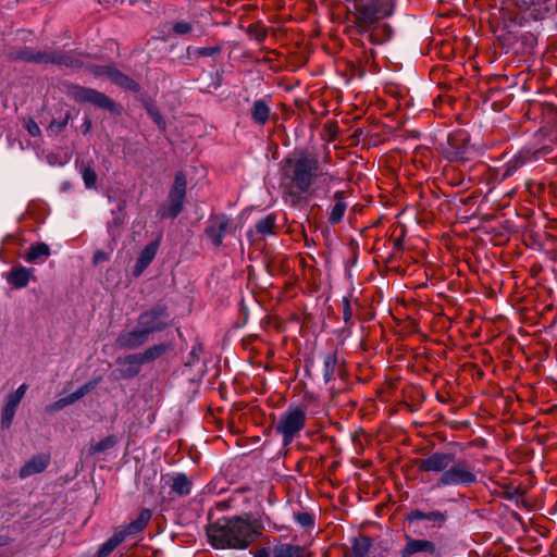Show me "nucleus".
Returning <instances> with one entry per match:
<instances>
[{"label": "nucleus", "instance_id": "obj_26", "mask_svg": "<svg viewBox=\"0 0 557 557\" xmlns=\"http://www.w3.org/2000/svg\"><path fill=\"white\" fill-rule=\"evenodd\" d=\"M372 546V540L369 536L360 535L355 537L351 544V554L354 557H366Z\"/></svg>", "mask_w": 557, "mask_h": 557}, {"label": "nucleus", "instance_id": "obj_10", "mask_svg": "<svg viewBox=\"0 0 557 557\" xmlns=\"http://www.w3.org/2000/svg\"><path fill=\"white\" fill-rule=\"evenodd\" d=\"M168 319V308L163 305H157L141 312L137 318V324L150 335L165 330L169 326Z\"/></svg>", "mask_w": 557, "mask_h": 557}, {"label": "nucleus", "instance_id": "obj_54", "mask_svg": "<svg viewBox=\"0 0 557 557\" xmlns=\"http://www.w3.org/2000/svg\"><path fill=\"white\" fill-rule=\"evenodd\" d=\"M548 111H549V113H553L554 115H556V111H555V108L553 106L548 107Z\"/></svg>", "mask_w": 557, "mask_h": 557}, {"label": "nucleus", "instance_id": "obj_50", "mask_svg": "<svg viewBox=\"0 0 557 557\" xmlns=\"http://www.w3.org/2000/svg\"><path fill=\"white\" fill-rule=\"evenodd\" d=\"M65 406L72 405L75 401H77L76 397L74 396V393L67 395L66 397H63Z\"/></svg>", "mask_w": 557, "mask_h": 557}, {"label": "nucleus", "instance_id": "obj_32", "mask_svg": "<svg viewBox=\"0 0 557 557\" xmlns=\"http://www.w3.org/2000/svg\"><path fill=\"white\" fill-rule=\"evenodd\" d=\"M116 443H117L116 436L109 435L97 443H91L90 447H89V453L91 455L104 453V451L113 448L116 445Z\"/></svg>", "mask_w": 557, "mask_h": 557}, {"label": "nucleus", "instance_id": "obj_15", "mask_svg": "<svg viewBox=\"0 0 557 557\" xmlns=\"http://www.w3.org/2000/svg\"><path fill=\"white\" fill-rule=\"evenodd\" d=\"M171 494L177 497L188 496L191 493L193 481L185 473H173L165 476Z\"/></svg>", "mask_w": 557, "mask_h": 557}, {"label": "nucleus", "instance_id": "obj_46", "mask_svg": "<svg viewBox=\"0 0 557 557\" xmlns=\"http://www.w3.org/2000/svg\"><path fill=\"white\" fill-rule=\"evenodd\" d=\"M20 403L21 400L11 393L7 398V403L4 406L17 409Z\"/></svg>", "mask_w": 557, "mask_h": 557}, {"label": "nucleus", "instance_id": "obj_2", "mask_svg": "<svg viewBox=\"0 0 557 557\" xmlns=\"http://www.w3.org/2000/svg\"><path fill=\"white\" fill-rule=\"evenodd\" d=\"M413 462L420 472L441 473L437 487L471 486L478 482L475 467L465 459L456 460L453 453L434 451Z\"/></svg>", "mask_w": 557, "mask_h": 557}, {"label": "nucleus", "instance_id": "obj_52", "mask_svg": "<svg viewBox=\"0 0 557 557\" xmlns=\"http://www.w3.org/2000/svg\"><path fill=\"white\" fill-rule=\"evenodd\" d=\"M409 134H410L409 136L411 137V139H416L421 136V134L418 131H411Z\"/></svg>", "mask_w": 557, "mask_h": 557}, {"label": "nucleus", "instance_id": "obj_25", "mask_svg": "<svg viewBox=\"0 0 557 557\" xmlns=\"http://www.w3.org/2000/svg\"><path fill=\"white\" fill-rule=\"evenodd\" d=\"M50 256V248L45 243H37L32 245L24 256V259L29 263H37L46 260Z\"/></svg>", "mask_w": 557, "mask_h": 557}, {"label": "nucleus", "instance_id": "obj_36", "mask_svg": "<svg viewBox=\"0 0 557 557\" xmlns=\"http://www.w3.org/2000/svg\"><path fill=\"white\" fill-rule=\"evenodd\" d=\"M294 519L302 528H312L314 525V516L310 512H296Z\"/></svg>", "mask_w": 557, "mask_h": 557}, {"label": "nucleus", "instance_id": "obj_38", "mask_svg": "<svg viewBox=\"0 0 557 557\" xmlns=\"http://www.w3.org/2000/svg\"><path fill=\"white\" fill-rule=\"evenodd\" d=\"M524 490H522L521 487L519 486H506V488L504 490V498L508 499V500H515V499H518L519 497H522L524 495Z\"/></svg>", "mask_w": 557, "mask_h": 557}, {"label": "nucleus", "instance_id": "obj_39", "mask_svg": "<svg viewBox=\"0 0 557 557\" xmlns=\"http://www.w3.org/2000/svg\"><path fill=\"white\" fill-rule=\"evenodd\" d=\"M98 384V381H89L85 384H83L82 386H79L75 392H74V396L76 397V399H81L83 398L84 396H86L88 393H90L92 389L96 388Z\"/></svg>", "mask_w": 557, "mask_h": 557}, {"label": "nucleus", "instance_id": "obj_12", "mask_svg": "<svg viewBox=\"0 0 557 557\" xmlns=\"http://www.w3.org/2000/svg\"><path fill=\"white\" fill-rule=\"evenodd\" d=\"M437 151L446 159L455 161L469 160L470 147L467 141H438Z\"/></svg>", "mask_w": 557, "mask_h": 557}, {"label": "nucleus", "instance_id": "obj_44", "mask_svg": "<svg viewBox=\"0 0 557 557\" xmlns=\"http://www.w3.org/2000/svg\"><path fill=\"white\" fill-rule=\"evenodd\" d=\"M25 127L28 132V134L32 136V137H38L40 136V128L38 126V124L33 121V120H28L26 123H25Z\"/></svg>", "mask_w": 557, "mask_h": 557}, {"label": "nucleus", "instance_id": "obj_40", "mask_svg": "<svg viewBox=\"0 0 557 557\" xmlns=\"http://www.w3.org/2000/svg\"><path fill=\"white\" fill-rule=\"evenodd\" d=\"M203 352V347L201 344H195L190 350V354H189V360L187 362L188 366H193L195 364L196 362L199 361L200 359V356L202 355Z\"/></svg>", "mask_w": 557, "mask_h": 557}, {"label": "nucleus", "instance_id": "obj_5", "mask_svg": "<svg viewBox=\"0 0 557 557\" xmlns=\"http://www.w3.org/2000/svg\"><path fill=\"white\" fill-rule=\"evenodd\" d=\"M307 421L306 409L299 406H289L278 418L274 430L282 436L285 447L289 446L293 441L305 429Z\"/></svg>", "mask_w": 557, "mask_h": 557}, {"label": "nucleus", "instance_id": "obj_45", "mask_svg": "<svg viewBox=\"0 0 557 557\" xmlns=\"http://www.w3.org/2000/svg\"><path fill=\"white\" fill-rule=\"evenodd\" d=\"M111 65H96L91 69L95 76H108Z\"/></svg>", "mask_w": 557, "mask_h": 557}, {"label": "nucleus", "instance_id": "obj_28", "mask_svg": "<svg viewBox=\"0 0 557 557\" xmlns=\"http://www.w3.org/2000/svg\"><path fill=\"white\" fill-rule=\"evenodd\" d=\"M323 377L324 381L327 383L334 377L338 364L337 354L335 351L325 354L323 356Z\"/></svg>", "mask_w": 557, "mask_h": 557}, {"label": "nucleus", "instance_id": "obj_41", "mask_svg": "<svg viewBox=\"0 0 557 557\" xmlns=\"http://www.w3.org/2000/svg\"><path fill=\"white\" fill-rule=\"evenodd\" d=\"M172 29L175 34L184 35V34L190 33L193 30V26L188 22L181 21V22L174 23Z\"/></svg>", "mask_w": 557, "mask_h": 557}, {"label": "nucleus", "instance_id": "obj_30", "mask_svg": "<svg viewBox=\"0 0 557 557\" xmlns=\"http://www.w3.org/2000/svg\"><path fill=\"white\" fill-rule=\"evenodd\" d=\"M255 227H256L257 233L262 236L275 234V228H276L275 215L268 214L267 216L260 219L256 223Z\"/></svg>", "mask_w": 557, "mask_h": 557}, {"label": "nucleus", "instance_id": "obj_18", "mask_svg": "<svg viewBox=\"0 0 557 557\" xmlns=\"http://www.w3.org/2000/svg\"><path fill=\"white\" fill-rule=\"evenodd\" d=\"M273 557H311L312 553L305 545L277 543L272 548Z\"/></svg>", "mask_w": 557, "mask_h": 557}, {"label": "nucleus", "instance_id": "obj_1", "mask_svg": "<svg viewBox=\"0 0 557 557\" xmlns=\"http://www.w3.org/2000/svg\"><path fill=\"white\" fill-rule=\"evenodd\" d=\"M331 161V151L325 145L288 153L280 163L278 187L283 200L296 207L319 183L329 184L334 178L327 170Z\"/></svg>", "mask_w": 557, "mask_h": 557}, {"label": "nucleus", "instance_id": "obj_4", "mask_svg": "<svg viewBox=\"0 0 557 557\" xmlns=\"http://www.w3.org/2000/svg\"><path fill=\"white\" fill-rule=\"evenodd\" d=\"M10 58L16 61L32 62L36 64H57L67 67H76L81 62L66 51H34L27 47L10 53Z\"/></svg>", "mask_w": 557, "mask_h": 557}, {"label": "nucleus", "instance_id": "obj_16", "mask_svg": "<svg viewBox=\"0 0 557 557\" xmlns=\"http://www.w3.org/2000/svg\"><path fill=\"white\" fill-rule=\"evenodd\" d=\"M418 553H429L434 555L436 553V546L429 540H417L411 536H406V545L400 552L401 557H411Z\"/></svg>", "mask_w": 557, "mask_h": 557}, {"label": "nucleus", "instance_id": "obj_3", "mask_svg": "<svg viewBox=\"0 0 557 557\" xmlns=\"http://www.w3.org/2000/svg\"><path fill=\"white\" fill-rule=\"evenodd\" d=\"M262 529L261 521L236 516L211 523L207 528V535L214 548L245 549L262 534Z\"/></svg>", "mask_w": 557, "mask_h": 557}, {"label": "nucleus", "instance_id": "obj_7", "mask_svg": "<svg viewBox=\"0 0 557 557\" xmlns=\"http://www.w3.org/2000/svg\"><path fill=\"white\" fill-rule=\"evenodd\" d=\"M186 186V175L183 172H177L169 191L166 205L161 206L158 210L160 219H175L183 211Z\"/></svg>", "mask_w": 557, "mask_h": 557}, {"label": "nucleus", "instance_id": "obj_42", "mask_svg": "<svg viewBox=\"0 0 557 557\" xmlns=\"http://www.w3.org/2000/svg\"><path fill=\"white\" fill-rule=\"evenodd\" d=\"M249 34H251L259 42L264 41L267 38V32L265 29L258 27V26H249L248 28Z\"/></svg>", "mask_w": 557, "mask_h": 557}, {"label": "nucleus", "instance_id": "obj_27", "mask_svg": "<svg viewBox=\"0 0 557 557\" xmlns=\"http://www.w3.org/2000/svg\"><path fill=\"white\" fill-rule=\"evenodd\" d=\"M108 77L116 85L133 89L135 90L137 88L136 83L128 77L127 75L123 74L120 70H117L115 66L111 65L110 72H108Z\"/></svg>", "mask_w": 557, "mask_h": 557}, {"label": "nucleus", "instance_id": "obj_24", "mask_svg": "<svg viewBox=\"0 0 557 557\" xmlns=\"http://www.w3.org/2000/svg\"><path fill=\"white\" fill-rule=\"evenodd\" d=\"M347 209V202L345 201V194L344 191H336L334 194V205L332 206L330 215H329V222L332 225H335L339 223L346 212Z\"/></svg>", "mask_w": 557, "mask_h": 557}, {"label": "nucleus", "instance_id": "obj_49", "mask_svg": "<svg viewBox=\"0 0 557 557\" xmlns=\"http://www.w3.org/2000/svg\"><path fill=\"white\" fill-rule=\"evenodd\" d=\"M103 260H107V255L103 252V251H97L95 255H94V262L95 263H98V262H101Z\"/></svg>", "mask_w": 557, "mask_h": 557}, {"label": "nucleus", "instance_id": "obj_19", "mask_svg": "<svg viewBox=\"0 0 557 557\" xmlns=\"http://www.w3.org/2000/svg\"><path fill=\"white\" fill-rule=\"evenodd\" d=\"M271 100L268 98L256 99L249 109V116L252 123L264 125L268 123L271 114Z\"/></svg>", "mask_w": 557, "mask_h": 557}, {"label": "nucleus", "instance_id": "obj_55", "mask_svg": "<svg viewBox=\"0 0 557 557\" xmlns=\"http://www.w3.org/2000/svg\"><path fill=\"white\" fill-rule=\"evenodd\" d=\"M436 398L442 403H446V399H444V397L440 396L438 394L436 395Z\"/></svg>", "mask_w": 557, "mask_h": 557}, {"label": "nucleus", "instance_id": "obj_22", "mask_svg": "<svg viewBox=\"0 0 557 557\" xmlns=\"http://www.w3.org/2000/svg\"><path fill=\"white\" fill-rule=\"evenodd\" d=\"M151 519V511L149 509H144L140 511L138 517L129 522L124 530L119 531L120 534L123 535V540L127 536L135 535L140 533L148 524Z\"/></svg>", "mask_w": 557, "mask_h": 557}, {"label": "nucleus", "instance_id": "obj_23", "mask_svg": "<svg viewBox=\"0 0 557 557\" xmlns=\"http://www.w3.org/2000/svg\"><path fill=\"white\" fill-rule=\"evenodd\" d=\"M446 512H442L440 510L423 512L419 509H414L406 515V520L409 522L428 520L438 525H442L446 521Z\"/></svg>", "mask_w": 557, "mask_h": 557}, {"label": "nucleus", "instance_id": "obj_47", "mask_svg": "<svg viewBox=\"0 0 557 557\" xmlns=\"http://www.w3.org/2000/svg\"><path fill=\"white\" fill-rule=\"evenodd\" d=\"M65 407H66V406H65V404H64V400H63V398H61V399L57 400L55 403H53L52 405H50V406L48 407V410H50V411H57V410H61V409H63V408H65Z\"/></svg>", "mask_w": 557, "mask_h": 557}, {"label": "nucleus", "instance_id": "obj_29", "mask_svg": "<svg viewBox=\"0 0 557 557\" xmlns=\"http://www.w3.org/2000/svg\"><path fill=\"white\" fill-rule=\"evenodd\" d=\"M171 346L169 344H158L147 348L145 351L139 352L144 363L153 361L164 355Z\"/></svg>", "mask_w": 557, "mask_h": 557}, {"label": "nucleus", "instance_id": "obj_21", "mask_svg": "<svg viewBox=\"0 0 557 557\" xmlns=\"http://www.w3.org/2000/svg\"><path fill=\"white\" fill-rule=\"evenodd\" d=\"M32 276V270L25 267L18 265L12 268L7 273V281L14 288L21 289L27 286Z\"/></svg>", "mask_w": 557, "mask_h": 557}, {"label": "nucleus", "instance_id": "obj_37", "mask_svg": "<svg viewBox=\"0 0 557 557\" xmlns=\"http://www.w3.org/2000/svg\"><path fill=\"white\" fill-rule=\"evenodd\" d=\"M16 409L4 406L1 412V428L9 429L14 419Z\"/></svg>", "mask_w": 557, "mask_h": 557}, {"label": "nucleus", "instance_id": "obj_31", "mask_svg": "<svg viewBox=\"0 0 557 557\" xmlns=\"http://www.w3.org/2000/svg\"><path fill=\"white\" fill-rule=\"evenodd\" d=\"M123 541V535L116 532L100 546L97 557L109 556Z\"/></svg>", "mask_w": 557, "mask_h": 557}, {"label": "nucleus", "instance_id": "obj_11", "mask_svg": "<svg viewBox=\"0 0 557 557\" xmlns=\"http://www.w3.org/2000/svg\"><path fill=\"white\" fill-rule=\"evenodd\" d=\"M232 226L231 219L224 213L212 214L208 220L205 234L214 247H221Z\"/></svg>", "mask_w": 557, "mask_h": 557}, {"label": "nucleus", "instance_id": "obj_9", "mask_svg": "<svg viewBox=\"0 0 557 557\" xmlns=\"http://www.w3.org/2000/svg\"><path fill=\"white\" fill-rule=\"evenodd\" d=\"M556 158L557 151L549 145H545L535 149H523L511 161L508 162L504 176H510L516 170L528 162L537 161L541 159L552 161Z\"/></svg>", "mask_w": 557, "mask_h": 557}, {"label": "nucleus", "instance_id": "obj_53", "mask_svg": "<svg viewBox=\"0 0 557 557\" xmlns=\"http://www.w3.org/2000/svg\"><path fill=\"white\" fill-rule=\"evenodd\" d=\"M272 149H274L273 158L275 159V158H276V157H275V152H276V150H277V145H276V144L271 145V146H270V150H272Z\"/></svg>", "mask_w": 557, "mask_h": 557}, {"label": "nucleus", "instance_id": "obj_56", "mask_svg": "<svg viewBox=\"0 0 557 557\" xmlns=\"http://www.w3.org/2000/svg\"><path fill=\"white\" fill-rule=\"evenodd\" d=\"M553 271H554V273H555V277H556V280H557V269H554Z\"/></svg>", "mask_w": 557, "mask_h": 557}, {"label": "nucleus", "instance_id": "obj_14", "mask_svg": "<svg viewBox=\"0 0 557 557\" xmlns=\"http://www.w3.org/2000/svg\"><path fill=\"white\" fill-rule=\"evenodd\" d=\"M51 462V457L49 454H37L34 455L25 465L20 469L18 476L20 479H26L37 473L44 472Z\"/></svg>", "mask_w": 557, "mask_h": 557}, {"label": "nucleus", "instance_id": "obj_48", "mask_svg": "<svg viewBox=\"0 0 557 557\" xmlns=\"http://www.w3.org/2000/svg\"><path fill=\"white\" fill-rule=\"evenodd\" d=\"M28 386L26 384H22L17 387V389L12 393L15 397H17L20 400L24 397Z\"/></svg>", "mask_w": 557, "mask_h": 557}, {"label": "nucleus", "instance_id": "obj_34", "mask_svg": "<svg viewBox=\"0 0 557 557\" xmlns=\"http://www.w3.org/2000/svg\"><path fill=\"white\" fill-rule=\"evenodd\" d=\"M221 51H222L221 46L199 47V48H194L193 50L190 48H188V52L193 53L194 55H197V57H213V55L220 54Z\"/></svg>", "mask_w": 557, "mask_h": 557}, {"label": "nucleus", "instance_id": "obj_13", "mask_svg": "<svg viewBox=\"0 0 557 557\" xmlns=\"http://www.w3.org/2000/svg\"><path fill=\"white\" fill-rule=\"evenodd\" d=\"M149 335L140 327L121 333L116 338V345L122 349H135L148 342Z\"/></svg>", "mask_w": 557, "mask_h": 557}, {"label": "nucleus", "instance_id": "obj_17", "mask_svg": "<svg viewBox=\"0 0 557 557\" xmlns=\"http://www.w3.org/2000/svg\"><path fill=\"white\" fill-rule=\"evenodd\" d=\"M116 363L120 367V374L124 379L135 377L140 372V368L144 364L139 354L120 357L117 358Z\"/></svg>", "mask_w": 557, "mask_h": 557}, {"label": "nucleus", "instance_id": "obj_6", "mask_svg": "<svg viewBox=\"0 0 557 557\" xmlns=\"http://www.w3.org/2000/svg\"><path fill=\"white\" fill-rule=\"evenodd\" d=\"M351 3L357 21L362 25H372L380 20L391 16L394 12L395 0H343Z\"/></svg>", "mask_w": 557, "mask_h": 557}, {"label": "nucleus", "instance_id": "obj_33", "mask_svg": "<svg viewBox=\"0 0 557 557\" xmlns=\"http://www.w3.org/2000/svg\"><path fill=\"white\" fill-rule=\"evenodd\" d=\"M81 172H82V176H83L86 187L87 188L95 187L96 182H97V173H96L95 169L89 163L83 164Z\"/></svg>", "mask_w": 557, "mask_h": 557}, {"label": "nucleus", "instance_id": "obj_35", "mask_svg": "<svg viewBox=\"0 0 557 557\" xmlns=\"http://www.w3.org/2000/svg\"><path fill=\"white\" fill-rule=\"evenodd\" d=\"M146 110L149 116L152 119V121L158 125V127L161 129H165L166 124L159 109L152 103H148L146 104Z\"/></svg>", "mask_w": 557, "mask_h": 557}, {"label": "nucleus", "instance_id": "obj_8", "mask_svg": "<svg viewBox=\"0 0 557 557\" xmlns=\"http://www.w3.org/2000/svg\"><path fill=\"white\" fill-rule=\"evenodd\" d=\"M67 95L78 102H90L98 108L108 110L112 113H119L117 106L104 94L79 85H70L67 87Z\"/></svg>", "mask_w": 557, "mask_h": 557}, {"label": "nucleus", "instance_id": "obj_51", "mask_svg": "<svg viewBox=\"0 0 557 557\" xmlns=\"http://www.w3.org/2000/svg\"><path fill=\"white\" fill-rule=\"evenodd\" d=\"M530 16L537 21V20H541L542 18V15H541V12L540 10H533L531 13H530Z\"/></svg>", "mask_w": 557, "mask_h": 557}, {"label": "nucleus", "instance_id": "obj_43", "mask_svg": "<svg viewBox=\"0 0 557 557\" xmlns=\"http://www.w3.org/2000/svg\"><path fill=\"white\" fill-rule=\"evenodd\" d=\"M352 318V309L350 306V301L347 297H344L343 299V319L345 323H349Z\"/></svg>", "mask_w": 557, "mask_h": 557}, {"label": "nucleus", "instance_id": "obj_20", "mask_svg": "<svg viewBox=\"0 0 557 557\" xmlns=\"http://www.w3.org/2000/svg\"><path fill=\"white\" fill-rule=\"evenodd\" d=\"M159 248V242L154 240L148 244L139 253L136 264L133 270V275L138 277L143 274V272L147 269V267L154 259L157 251Z\"/></svg>", "mask_w": 557, "mask_h": 557}]
</instances>
